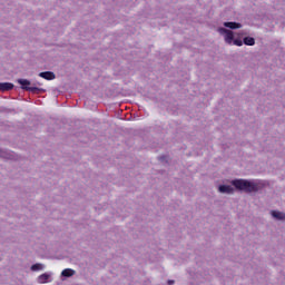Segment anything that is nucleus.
Segmentation results:
<instances>
[{
    "label": "nucleus",
    "mask_w": 285,
    "mask_h": 285,
    "mask_svg": "<svg viewBox=\"0 0 285 285\" xmlns=\"http://www.w3.org/2000/svg\"><path fill=\"white\" fill-rule=\"evenodd\" d=\"M232 184L237 190H243L244 193H257L262 188L259 184L246 179H235Z\"/></svg>",
    "instance_id": "obj_1"
},
{
    "label": "nucleus",
    "mask_w": 285,
    "mask_h": 285,
    "mask_svg": "<svg viewBox=\"0 0 285 285\" xmlns=\"http://www.w3.org/2000/svg\"><path fill=\"white\" fill-rule=\"evenodd\" d=\"M18 83H20L22 90H27L28 92L38 94L41 92V89L39 87H30V80L28 79H19Z\"/></svg>",
    "instance_id": "obj_2"
},
{
    "label": "nucleus",
    "mask_w": 285,
    "mask_h": 285,
    "mask_svg": "<svg viewBox=\"0 0 285 285\" xmlns=\"http://www.w3.org/2000/svg\"><path fill=\"white\" fill-rule=\"evenodd\" d=\"M219 35L225 36V42L228 43V46L233 45V41H235V35L232 30H228L226 28H218Z\"/></svg>",
    "instance_id": "obj_3"
},
{
    "label": "nucleus",
    "mask_w": 285,
    "mask_h": 285,
    "mask_svg": "<svg viewBox=\"0 0 285 285\" xmlns=\"http://www.w3.org/2000/svg\"><path fill=\"white\" fill-rule=\"evenodd\" d=\"M39 77L46 79L47 81H52L56 78L55 72L52 71H43L39 73Z\"/></svg>",
    "instance_id": "obj_4"
},
{
    "label": "nucleus",
    "mask_w": 285,
    "mask_h": 285,
    "mask_svg": "<svg viewBox=\"0 0 285 285\" xmlns=\"http://www.w3.org/2000/svg\"><path fill=\"white\" fill-rule=\"evenodd\" d=\"M12 88H14L12 82H0V92H8L12 90Z\"/></svg>",
    "instance_id": "obj_5"
},
{
    "label": "nucleus",
    "mask_w": 285,
    "mask_h": 285,
    "mask_svg": "<svg viewBox=\"0 0 285 285\" xmlns=\"http://www.w3.org/2000/svg\"><path fill=\"white\" fill-rule=\"evenodd\" d=\"M218 190L219 193H227V195L235 193V189L230 185H220Z\"/></svg>",
    "instance_id": "obj_6"
},
{
    "label": "nucleus",
    "mask_w": 285,
    "mask_h": 285,
    "mask_svg": "<svg viewBox=\"0 0 285 285\" xmlns=\"http://www.w3.org/2000/svg\"><path fill=\"white\" fill-rule=\"evenodd\" d=\"M225 28H229L230 30H237L242 28V23L239 22H224Z\"/></svg>",
    "instance_id": "obj_7"
},
{
    "label": "nucleus",
    "mask_w": 285,
    "mask_h": 285,
    "mask_svg": "<svg viewBox=\"0 0 285 285\" xmlns=\"http://www.w3.org/2000/svg\"><path fill=\"white\" fill-rule=\"evenodd\" d=\"M272 217H275V219H285V214L277 210H272Z\"/></svg>",
    "instance_id": "obj_8"
},
{
    "label": "nucleus",
    "mask_w": 285,
    "mask_h": 285,
    "mask_svg": "<svg viewBox=\"0 0 285 285\" xmlns=\"http://www.w3.org/2000/svg\"><path fill=\"white\" fill-rule=\"evenodd\" d=\"M62 277H72L75 275V269L66 268L61 272Z\"/></svg>",
    "instance_id": "obj_9"
},
{
    "label": "nucleus",
    "mask_w": 285,
    "mask_h": 285,
    "mask_svg": "<svg viewBox=\"0 0 285 285\" xmlns=\"http://www.w3.org/2000/svg\"><path fill=\"white\" fill-rule=\"evenodd\" d=\"M243 42L245 46H255V38L253 37H245Z\"/></svg>",
    "instance_id": "obj_10"
},
{
    "label": "nucleus",
    "mask_w": 285,
    "mask_h": 285,
    "mask_svg": "<svg viewBox=\"0 0 285 285\" xmlns=\"http://www.w3.org/2000/svg\"><path fill=\"white\" fill-rule=\"evenodd\" d=\"M48 279H50V275H48V274H41L38 277L39 284H46V282H48Z\"/></svg>",
    "instance_id": "obj_11"
},
{
    "label": "nucleus",
    "mask_w": 285,
    "mask_h": 285,
    "mask_svg": "<svg viewBox=\"0 0 285 285\" xmlns=\"http://www.w3.org/2000/svg\"><path fill=\"white\" fill-rule=\"evenodd\" d=\"M31 271H43V265L37 263L31 266Z\"/></svg>",
    "instance_id": "obj_12"
},
{
    "label": "nucleus",
    "mask_w": 285,
    "mask_h": 285,
    "mask_svg": "<svg viewBox=\"0 0 285 285\" xmlns=\"http://www.w3.org/2000/svg\"><path fill=\"white\" fill-rule=\"evenodd\" d=\"M232 43H234V46H244V41H242V39H235Z\"/></svg>",
    "instance_id": "obj_13"
},
{
    "label": "nucleus",
    "mask_w": 285,
    "mask_h": 285,
    "mask_svg": "<svg viewBox=\"0 0 285 285\" xmlns=\"http://www.w3.org/2000/svg\"><path fill=\"white\" fill-rule=\"evenodd\" d=\"M168 284L170 285V284H175V281H168Z\"/></svg>",
    "instance_id": "obj_14"
}]
</instances>
